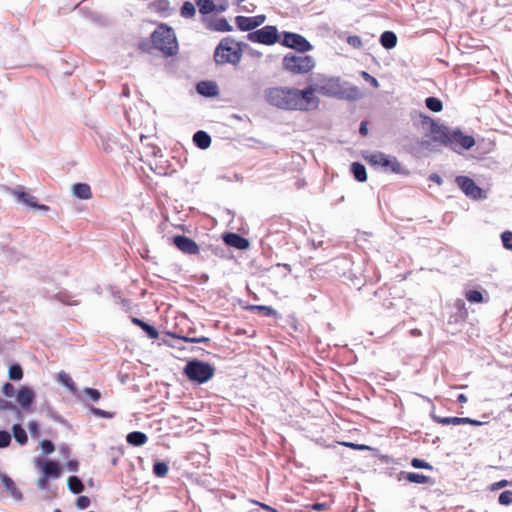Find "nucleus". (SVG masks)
<instances>
[{"label": "nucleus", "instance_id": "38", "mask_svg": "<svg viewBox=\"0 0 512 512\" xmlns=\"http://www.w3.org/2000/svg\"><path fill=\"white\" fill-rule=\"evenodd\" d=\"M169 471V467L165 462L157 461L153 465V473L157 477H165Z\"/></svg>", "mask_w": 512, "mask_h": 512}, {"label": "nucleus", "instance_id": "53", "mask_svg": "<svg viewBox=\"0 0 512 512\" xmlns=\"http://www.w3.org/2000/svg\"><path fill=\"white\" fill-rule=\"evenodd\" d=\"M28 429L33 437H38L40 435V429L37 422H30L28 425Z\"/></svg>", "mask_w": 512, "mask_h": 512}, {"label": "nucleus", "instance_id": "56", "mask_svg": "<svg viewBox=\"0 0 512 512\" xmlns=\"http://www.w3.org/2000/svg\"><path fill=\"white\" fill-rule=\"evenodd\" d=\"M12 409H14V405L11 402L0 398V410H12Z\"/></svg>", "mask_w": 512, "mask_h": 512}, {"label": "nucleus", "instance_id": "62", "mask_svg": "<svg viewBox=\"0 0 512 512\" xmlns=\"http://www.w3.org/2000/svg\"><path fill=\"white\" fill-rule=\"evenodd\" d=\"M132 322H133L135 325L139 326L140 328L144 327V325L146 324V322H145V321H143V320H141V319H139V318H132Z\"/></svg>", "mask_w": 512, "mask_h": 512}, {"label": "nucleus", "instance_id": "7", "mask_svg": "<svg viewBox=\"0 0 512 512\" xmlns=\"http://www.w3.org/2000/svg\"><path fill=\"white\" fill-rule=\"evenodd\" d=\"M366 160L370 165L383 167L386 171H390L392 173H406L395 156H390L383 152H374L367 156Z\"/></svg>", "mask_w": 512, "mask_h": 512}, {"label": "nucleus", "instance_id": "5", "mask_svg": "<svg viewBox=\"0 0 512 512\" xmlns=\"http://www.w3.org/2000/svg\"><path fill=\"white\" fill-rule=\"evenodd\" d=\"M283 67L295 75L307 74L315 67V60L310 55L288 53L283 58Z\"/></svg>", "mask_w": 512, "mask_h": 512}, {"label": "nucleus", "instance_id": "57", "mask_svg": "<svg viewBox=\"0 0 512 512\" xmlns=\"http://www.w3.org/2000/svg\"><path fill=\"white\" fill-rule=\"evenodd\" d=\"M463 424H470L473 426H481L483 424V422L475 420V419H471L469 417H463Z\"/></svg>", "mask_w": 512, "mask_h": 512}, {"label": "nucleus", "instance_id": "22", "mask_svg": "<svg viewBox=\"0 0 512 512\" xmlns=\"http://www.w3.org/2000/svg\"><path fill=\"white\" fill-rule=\"evenodd\" d=\"M193 141L200 149H207L211 144V137L205 131H197L193 136Z\"/></svg>", "mask_w": 512, "mask_h": 512}, {"label": "nucleus", "instance_id": "26", "mask_svg": "<svg viewBox=\"0 0 512 512\" xmlns=\"http://www.w3.org/2000/svg\"><path fill=\"white\" fill-rule=\"evenodd\" d=\"M403 474H404V478L411 483L429 484V483L433 482L431 477L423 475V474H419V473H415V472H408V473H403Z\"/></svg>", "mask_w": 512, "mask_h": 512}, {"label": "nucleus", "instance_id": "63", "mask_svg": "<svg viewBox=\"0 0 512 512\" xmlns=\"http://www.w3.org/2000/svg\"><path fill=\"white\" fill-rule=\"evenodd\" d=\"M325 507H326V505L324 503H315V504L312 505V508L314 510H318V511L324 510Z\"/></svg>", "mask_w": 512, "mask_h": 512}, {"label": "nucleus", "instance_id": "35", "mask_svg": "<svg viewBox=\"0 0 512 512\" xmlns=\"http://www.w3.org/2000/svg\"><path fill=\"white\" fill-rule=\"evenodd\" d=\"M8 376L10 380L19 381L23 378V370L20 364L14 363L9 367Z\"/></svg>", "mask_w": 512, "mask_h": 512}, {"label": "nucleus", "instance_id": "14", "mask_svg": "<svg viewBox=\"0 0 512 512\" xmlns=\"http://www.w3.org/2000/svg\"><path fill=\"white\" fill-rule=\"evenodd\" d=\"M13 194L18 198V200L20 202H22L23 204H25V205H27L29 207L36 208V209H39V210H42V211H48L49 210V207L47 205L37 204L36 198L33 195H31L30 193H28V192H25V191H14Z\"/></svg>", "mask_w": 512, "mask_h": 512}, {"label": "nucleus", "instance_id": "4", "mask_svg": "<svg viewBox=\"0 0 512 512\" xmlns=\"http://www.w3.org/2000/svg\"><path fill=\"white\" fill-rule=\"evenodd\" d=\"M184 374L189 380L203 384L213 378L215 368L210 363L195 359L187 362Z\"/></svg>", "mask_w": 512, "mask_h": 512}, {"label": "nucleus", "instance_id": "16", "mask_svg": "<svg viewBox=\"0 0 512 512\" xmlns=\"http://www.w3.org/2000/svg\"><path fill=\"white\" fill-rule=\"evenodd\" d=\"M224 242L234 248L244 250L249 247V241L236 233H227L223 237Z\"/></svg>", "mask_w": 512, "mask_h": 512}, {"label": "nucleus", "instance_id": "44", "mask_svg": "<svg viewBox=\"0 0 512 512\" xmlns=\"http://www.w3.org/2000/svg\"><path fill=\"white\" fill-rule=\"evenodd\" d=\"M176 337L185 342H189V343H207L210 341V339L205 336H201V337L176 336Z\"/></svg>", "mask_w": 512, "mask_h": 512}, {"label": "nucleus", "instance_id": "6", "mask_svg": "<svg viewBox=\"0 0 512 512\" xmlns=\"http://www.w3.org/2000/svg\"><path fill=\"white\" fill-rule=\"evenodd\" d=\"M317 93L333 98H343L345 90L338 77H322L314 84Z\"/></svg>", "mask_w": 512, "mask_h": 512}, {"label": "nucleus", "instance_id": "18", "mask_svg": "<svg viewBox=\"0 0 512 512\" xmlns=\"http://www.w3.org/2000/svg\"><path fill=\"white\" fill-rule=\"evenodd\" d=\"M1 482L5 488V490L10 494V496L16 500H21L23 495L17 488L15 482L7 475H3L1 477Z\"/></svg>", "mask_w": 512, "mask_h": 512}, {"label": "nucleus", "instance_id": "11", "mask_svg": "<svg viewBox=\"0 0 512 512\" xmlns=\"http://www.w3.org/2000/svg\"><path fill=\"white\" fill-rule=\"evenodd\" d=\"M458 187L468 196L473 199L482 197V189L476 185L473 179L467 176H457L455 179Z\"/></svg>", "mask_w": 512, "mask_h": 512}, {"label": "nucleus", "instance_id": "8", "mask_svg": "<svg viewBox=\"0 0 512 512\" xmlns=\"http://www.w3.org/2000/svg\"><path fill=\"white\" fill-rule=\"evenodd\" d=\"M317 93L315 86H309L304 90H299L295 88V101L297 105L295 106V110H313L317 109L319 106V99L315 96Z\"/></svg>", "mask_w": 512, "mask_h": 512}, {"label": "nucleus", "instance_id": "31", "mask_svg": "<svg viewBox=\"0 0 512 512\" xmlns=\"http://www.w3.org/2000/svg\"><path fill=\"white\" fill-rule=\"evenodd\" d=\"M248 310L257 312L259 314H262L264 316H276L277 312L270 306L265 305H250L247 307Z\"/></svg>", "mask_w": 512, "mask_h": 512}, {"label": "nucleus", "instance_id": "46", "mask_svg": "<svg viewBox=\"0 0 512 512\" xmlns=\"http://www.w3.org/2000/svg\"><path fill=\"white\" fill-rule=\"evenodd\" d=\"M141 329L144 330L151 339H157L159 337L157 329L148 323H146Z\"/></svg>", "mask_w": 512, "mask_h": 512}, {"label": "nucleus", "instance_id": "55", "mask_svg": "<svg viewBox=\"0 0 512 512\" xmlns=\"http://www.w3.org/2000/svg\"><path fill=\"white\" fill-rule=\"evenodd\" d=\"M252 20H253L255 28H257V27L261 26L266 21V16L263 14L252 16Z\"/></svg>", "mask_w": 512, "mask_h": 512}, {"label": "nucleus", "instance_id": "52", "mask_svg": "<svg viewBox=\"0 0 512 512\" xmlns=\"http://www.w3.org/2000/svg\"><path fill=\"white\" fill-rule=\"evenodd\" d=\"M41 447L45 454H50L55 450L54 444L50 440H43L41 442Z\"/></svg>", "mask_w": 512, "mask_h": 512}, {"label": "nucleus", "instance_id": "58", "mask_svg": "<svg viewBox=\"0 0 512 512\" xmlns=\"http://www.w3.org/2000/svg\"><path fill=\"white\" fill-rule=\"evenodd\" d=\"M344 446H347V447H350L352 449H355V450H364V449H367L368 447L365 446V445H360V444H354V443H350V442H344L342 443Z\"/></svg>", "mask_w": 512, "mask_h": 512}, {"label": "nucleus", "instance_id": "25", "mask_svg": "<svg viewBox=\"0 0 512 512\" xmlns=\"http://www.w3.org/2000/svg\"><path fill=\"white\" fill-rule=\"evenodd\" d=\"M351 172L357 181L365 182L367 180V172L363 164L359 162H353L351 164Z\"/></svg>", "mask_w": 512, "mask_h": 512}, {"label": "nucleus", "instance_id": "48", "mask_svg": "<svg viewBox=\"0 0 512 512\" xmlns=\"http://www.w3.org/2000/svg\"><path fill=\"white\" fill-rule=\"evenodd\" d=\"M212 2L215 5L216 12H224L229 7L228 0H212Z\"/></svg>", "mask_w": 512, "mask_h": 512}, {"label": "nucleus", "instance_id": "23", "mask_svg": "<svg viewBox=\"0 0 512 512\" xmlns=\"http://www.w3.org/2000/svg\"><path fill=\"white\" fill-rule=\"evenodd\" d=\"M380 43L386 49H392L397 44V36L392 31H385L380 36Z\"/></svg>", "mask_w": 512, "mask_h": 512}, {"label": "nucleus", "instance_id": "39", "mask_svg": "<svg viewBox=\"0 0 512 512\" xmlns=\"http://www.w3.org/2000/svg\"><path fill=\"white\" fill-rule=\"evenodd\" d=\"M465 297L471 303H480L483 301L482 293L477 290H469L466 292Z\"/></svg>", "mask_w": 512, "mask_h": 512}, {"label": "nucleus", "instance_id": "28", "mask_svg": "<svg viewBox=\"0 0 512 512\" xmlns=\"http://www.w3.org/2000/svg\"><path fill=\"white\" fill-rule=\"evenodd\" d=\"M209 28L219 32H229L232 30V26L228 23L226 18H218L209 24Z\"/></svg>", "mask_w": 512, "mask_h": 512}, {"label": "nucleus", "instance_id": "32", "mask_svg": "<svg viewBox=\"0 0 512 512\" xmlns=\"http://www.w3.org/2000/svg\"><path fill=\"white\" fill-rule=\"evenodd\" d=\"M57 379L62 385L67 387L71 392L76 391V386H75L74 381L72 380L70 375L67 374L66 372H64V371L59 372L57 375Z\"/></svg>", "mask_w": 512, "mask_h": 512}, {"label": "nucleus", "instance_id": "21", "mask_svg": "<svg viewBox=\"0 0 512 512\" xmlns=\"http://www.w3.org/2000/svg\"><path fill=\"white\" fill-rule=\"evenodd\" d=\"M126 440L132 446H142L147 442L148 437L143 432L133 431L127 435Z\"/></svg>", "mask_w": 512, "mask_h": 512}, {"label": "nucleus", "instance_id": "41", "mask_svg": "<svg viewBox=\"0 0 512 512\" xmlns=\"http://www.w3.org/2000/svg\"><path fill=\"white\" fill-rule=\"evenodd\" d=\"M83 393L93 402H98L101 398L100 391L95 388H85Z\"/></svg>", "mask_w": 512, "mask_h": 512}, {"label": "nucleus", "instance_id": "45", "mask_svg": "<svg viewBox=\"0 0 512 512\" xmlns=\"http://www.w3.org/2000/svg\"><path fill=\"white\" fill-rule=\"evenodd\" d=\"M501 239H502V243H503V246L506 248V249H512V232L510 231H505L501 234Z\"/></svg>", "mask_w": 512, "mask_h": 512}, {"label": "nucleus", "instance_id": "10", "mask_svg": "<svg viewBox=\"0 0 512 512\" xmlns=\"http://www.w3.org/2000/svg\"><path fill=\"white\" fill-rule=\"evenodd\" d=\"M280 43L285 47L295 49L301 53L312 49V45L305 37L292 32H283V38Z\"/></svg>", "mask_w": 512, "mask_h": 512}, {"label": "nucleus", "instance_id": "1", "mask_svg": "<svg viewBox=\"0 0 512 512\" xmlns=\"http://www.w3.org/2000/svg\"><path fill=\"white\" fill-rule=\"evenodd\" d=\"M151 43L165 57L178 53L179 46L174 30L166 24H160L151 34Z\"/></svg>", "mask_w": 512, "mask_h": 512}, {"label": "nucleus", "instance_id": "33", "mask_svg": "<svg viewBox=\"0 0 512 512\" xmlns=\"http://www.w3.org/2000/svg\"><path fill=\"white\" fill-rule=\"evenodd\" d=\"M68 487L74 494H80L84 490V485L77 476H70L68 478Z\"/></svg>", "mask_w": 512, "mask_h": 512}, {"label": "nucleus", "instance_id": "61", "mask_svg": "<svg viewBox=\"0 0 512 512\" xmlns=\"http://www.w3.org/2000/svg\"><path fill=\"white\" fill-rule=\"evenodd\" d=\"M359 132L362 136H366L368 134V128L366 122H362L359 128Z\"/></svg>", "mask_w": 512, "mask_h": 512}, {"label": "nucleus", "instance_id": "2", "mask_svg": "<svg viewBox=\"0 0 512 512\" xmlns=\"http://www.w3.org/2000/svg\"><path fill=\"white\" fill-rule=\"evenodd\" d=\"M243 44L231 37L223 38L214 51V61L218 65H237L242 59Z\"/></svg>", "mask_w": 512, "mask_h": 512}, {"label": "nucleus", "instance_id": "40", "mask_svg": "<svg viewBox=\"0 0 512 512\" xmlns=\"http://www.w3.org/2000/svg\"><path fill=\"white\" fill-rule=\"evenodd\" d=\"M90 412L97 416V417H100V418H105V419H111L114 417L115 413L114 412H109V411H105V410H102L100 408H96V407H93L91 406L89 408Z\"/></svg>", "mask_w": 512, "mask_h": 512}, {"label": "nucleus", "instance_id": "47", "mask_svg": "<svg viewBox=\"0 0 512 512\" xmlns=\"http://www.w3.org/2000/svg\"><path fill=\"white\" fill-rule=\"evenodd\" d=\"M11 443V435L7 431H0V448H6Z\"/></svg>", "mask_w": 512, "mask_h": 512}, {"label": "nucleus", "instance_id": "17", "mask_svg": "<svg viewBox=\"0 0 512 512\" xmlns=\"http://www.w3.org/2000/svg\"><path fill=\"white\" fill-rule=\"evenodd\" d=\"M431 132L433 135V140L440 142L442 144L448 145L450 141V134L452 132L451 129L445 126H439L436 124L432 125Z\"/></svg>", "mask_w": 512, "mask_h": 512}, {"label": "nucleus", "instance_id": "34", "mask_svg": "<svg viewBox=\"0 0 512 512\" xmlns=\"http://www.w3.org/2000/svg\"><path fill=\"white\" fill-rule=\"evenodd\" d=\"M196 3L199 7V12L203 15L216 12V8L212 0H197Z\"/></svg>", "mask_w": 512, "mask_h": 512}, {"label": "nucleus", "instance_id": "49", "mask_svg": "<svg viewBox=\"0 0 512 512\" xmlns=\"http://www.w3.org/2000/svg\"><path fill=\"white\" fill-rule=\"evenodd\" d=\"M2 393L6 397H13L15 395V388L11 383L6 382L2 386Z\"/></svg>", "mask_w": 512, "mask_h": 512}, {"label": "nucleus", "instance_id": "24", "mask_svg": "<svg viewBox=\"0 0 512 512\" xmlns=\"http://www.w3.org/2000/svg\"><path fill=\"white\" fill-rule=\"evenodd\" d=\"M235 23L239 30L241 31H249L252 32V30L255 29L252 17L247 16H236Z\"/></svg>", "mask_w": 512, "mask_h": 512}, {"label": "nucleus", "instance_id": "19", "mask_svg": "<svg viewBox=\"0 0 512 512\" xmlns=\"http://www.w3.org/2000/svg\"><path fill=\"white\" fill-rule=\"evenodd\" d=\"M72 192L75 197L83 200H88L92 197V191L87 183H77L72 187Z\"/></svg>", "mask_w": 512, "mask_h": 512}, {"label": "nucleus", "instance_id": "3", "mask_svg": "<svg viewBox=\"0 0 512 512\" xmlns=\"http://www.w3.org/2000/svg\"><path fill=\"white\" fill-rule=\"evenodd\" d=\"M295 88L274 87L266 91V100L273 106L295 110Z\"/></svg>", "mask_w": 512, "mask_h": 512}, {"label": "nucleus", "instance_id": "15", "mask_svg": "<svg viewBox=\"0 0 512 512\" xmlns=\"http://www.w3.org/2000/svg\"><path fill=\"white\" fill-rule=\"evenodd\" d=\"M35 399L34 391L28 386H22L17 394V401L22 408L28 409Z\"/></svg>", "mask_w": 512, "mask_h": 512}, {"label": "nucleus", "instance_id": "9", "mask_svg": "<svg viewBox=\"0 0 512 512\" xmlns=\"http://www.w3.org/2000/svg\"><path fill=\"white\" fill-rule=\"evenodd\" d=\"M247 39L253 43H260L264 45H273L279 42L280 35L276 26L267 25L261 29L249 32Z\"/></svg>", "mask_w": 512, "mask_h": 512}, {"label": "nucleus", "instance_id": "64", "mask_svg": "<svg viewBox=\"0 0 512 512\" xmlns=\"http://www.w3.org/2000/svg\"><path fill=\"white\" fill-rule=\"evenodd\" d=\"M507 483L508 482L506 480H501L494 484V488L499 489V488L505 487L507 485Z\"/></svg>", "mask_w": 512, "mask_h": 512}, {"label": "nucleus", "instance_id": "29", "mask_svg": "<svg viewBox=\"0 0 512 512\" xmlns=\"http://www.w3.org/2000/svg\"><path fill=\"white\" fill-rule=\"evenodd\" d=\"M13 436L15 441L20 445H25L28 441V437L26 431L22 428L20 424H14L12 426Z\"/></svg>", "mask_w": 512, "mask_h": 512}, {"label": "nucleus", "instance_id": "37", "mask_svg": "<svg viewBox=\"0 0 512 512\" xmlns=\"http://www.w3.org/2000/svg\"><path fill=\"white\" fill-rule=\"evenodd\" d=\"M195 13L196 10L194 4L189 1L184 2L180 9L181 16L185 18H192L193 16H195Z\"/></svg>", "mask_w": 512, "mask_h": 512}, {"label": "nucleus", "instance_id": "59", "mask_svg": "<svg viewBox=\"0 0 512 512\" xmlns=\"http://www.w3.org/2000/svg\"><path fill=\"white\" fill-rule=\"evenodd\" d=\"M348 43L354 47H359L361 45V39L358 36H350L348 38Z\"/></svg>", "mask_w": 512, "mask_h": 512}, {"label": "nucleus", "instance_id": "50", "mask_svg": "<svg viewBox=\"0 0 512 512\" xmlns=\"http://www.w3.org/2000/svg\"><path fill=\"white\" fill-rule=\"evenodd\" d=\"M90 505V498L87 496H79L76 500V506L78 509H86Z\"/></svg>", "mask_w": 512, "mask_h": 512}, {"label": "nucleus", "instance_id": "20", "mask_svg": "<svg viewBox=\"0 0 512 512\" xmlns=\"http://www.w3.org/2000/svg\"><path fill=\"white\" fill-rule=\"evenodd\" d=\"M43 473L46 477L58 478L61 474V469L56 461H45L42 466Z\"/></svg>", "mask_w": 512, "mask_h": 512}, {"label": "nucleus", "instance_id": "42", "mask_svg": "<svg viewBox=\"0 0 512 512\" xmlns=\"http://www.w3.org/2000/svg\"><path fill=\"white\" fill-rule=\"evenodd\" d=\"M411 465H412V467L417 468V469H427V470L433 469V467L430 463L426 462L423 459H419V458H413L411 460Z\"/></svg>", "mask_w": 512, "mask_h": 512}, {"label": "nucleus", "instance_id": "27", "mask_svg": "<svg viewBox=\"0 0 512 512\" xmlns=\"http://www.w3.org/2000/svg\"><path fill=\"white\" fill-rule=\"evenodd\" d=\"M151 9L163 16H167L170 12V2L168 0H155L150 4Z\"/></svg>", "mask_w": 512, "mask_h": 512}, {"label": "nucleus", "instance_id": "54", "mask_svg": "<svg viewBox=\"0 0 512 512\" xmlns=\"http://www.w3.org/2000/svg\"><path fill=\"white\" fill-rule=\"evenodd\" d=\"M207 85H208L207 82H200L197 85L198 93H200L201 95H205V96L212 95L213 94L212 92L207 91Z\"/></svg>", "mask_w": 512, "mask_h": 512}, {"label": "nucleus", "instance_id": "13", "mask_svg": "<svg viewBox=\"0 0 512 512\" xmlns=\"http://www.w3.org/2000/svg\"><path fill=\"white\" fill-rule=\"evenodd\" d=\"M448 145L453 149L458 146L468 150L475 145V140L472 136L463 134L461 130H452Z\"/></svg>", "mask_w": 512, "mask_h": 512}, {"label": "nucleus", "instance_id": "51", "mask_svg": "<svg viewBox=\"0 0 512 512\" xmlns=\"http://www.w3.org/2000/svg\"><path fill=\"white\" fill-rule=\"evenodd\" d=\"M57 298L66 305H77L76 300H71V297L67 295L66 293H58Z\"/></svg>", "mask_w": 512, "mask_h": 512}, {"label": "nucleus", "instance_id": "60", "mask_svg": "<svg viewBox=\"0 0 512 512\" xmlns=\"http://www.w3.org/2000/svg\"><path fill=\"white\" fill-rule=\"evenodd\" d=\"M138 49L145 53L148 52L149 45H148L147 41L140 42L138 44Z\"/></svg>", "mask_w": 512, "mask_h": 512}, {"label": "nucleus", "instance_id": "30", "mask_svg": "<svg viewBox=\"0 0 512 512\" xmlns=\"http://www.w3.org/2000/svg\"><path fill=\"white\" fill-rule=\"evenodd\" d=\"M432 419L434 422L441 425H462L463 417H440L437 415H432Z\"/></svg>", "mask_w": 512, "mask_h": 512}, {"label": "nucleus", "instance_id": "36", "mask_svg": "<svg viewBox=\"0 0 512 512\" xmlns=\"http://www.w3.org/2000/svg\"><path fill=\"white\" fill-rule=\"evenodd\" d=\"M425 104L433 112H440L443 109L442 101L436 97L426 98Z\"/></svg>", "mask_w": 512, "mask_h": 512}, {"label": "nucleus", "instance_id": "12", "mask_svg": "<svg viewBox=\"0 0 512 512\" xmlns=\"http://www.w3.org/2000/svg\"><path fill=\"white\" fill-rule=\"evenodd\" d=\"M173 244L183 253L196 255L200 249L198 244L191 238L184 235H176L173 237Z\"/></svg>", "mask_w": 512, "mask_h": 512}, {"label": "nucleus", "instance_id": "43", "mask_svg": "<svg viewBox=\"0 0 512 512\" xmlns=\"http://www.w3.org/2000/svg\"><path fill=\"white\" fill-rule=\"evenodd\" d=\"M499 503L501 505H510L512 504V491L511 490H505L499 495L498 499Z\"/></svg>", "mask_w": 512, "mask_h": 512}]
</instances>
